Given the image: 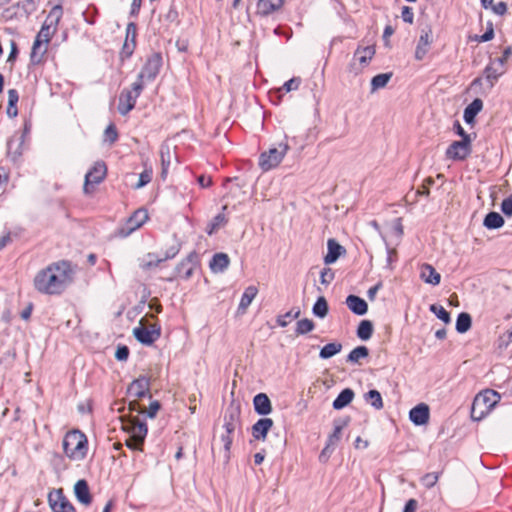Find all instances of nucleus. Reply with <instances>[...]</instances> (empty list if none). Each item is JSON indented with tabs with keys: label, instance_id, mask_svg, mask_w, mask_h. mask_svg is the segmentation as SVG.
<instances>
[{
	"label": "nucleus",
	"instance_id": "obj_1",
	"mask_svg": "<svg viewBox=\"0 0 512 512\" xmlns=\"http://www.w3.org/2000/svg\"><path fill=\"white\" fill-rule=\"evenodd\" d=\"M73 271L69 261L52 263L37 272L34 277V288L41 294L60 295L72 282Z\"/></svg>",
	"mask_w": 512,
	"mask_h": 512
},
{
	"label": "nucleus",
	"instance_id": "obj_2",
	"mask_svg": "<svg viewBox=\"0 0 512 512\" xmlns=\"http://www.w3.org/2000/svg\"><path fill=\"white\" fill-rule=\"evenodd\" d=\"M65 455L72 460L85 458L88 449V440L80 430H72L66 433L62 442Z\"/></svg>",
	"mask_w": 512,
	"mask_h": 512
},
{
	"label": "nucleus",
	"instance_id": "obj_3",
	"mask_svg": "<svg viewBox=\"0 0 512 512\" xmlns=\"http://www.w3.org/2000/svg\"><path fill=\"white\" fill-rule=\"evenodd\" d=\"M500 395L494 390H485L479 393L472 403L471 418L474 421L482 420L498 403Z\"/></svg>",
	"mask_w": 512,
	"mask_h": 512
},
{
	"label": "nucleus",
	"instance_id": "obj_4",
	"mask_svg": "<svg viewBox=\"0 0 512 512\" xmlns=\"http://www.w3.org/2000/svg\"><path fill=\"white\" fill-rule=\"evenodd\" d=\"M63 15V8L60 4L55 5L49 12L46 20L41 26L40 31L35 39H39L42 43L48 44L52 36L57 31L58 23Z\"/></svg>",
	"mask_w": 512,
	"mask_h": 512
},
{
	"label": "nucleus",
	"instance_id": "obj_5",
	"mask_svg": "<svg viewBox=\"0 0 512 512\" xmlns=\"http://www.w3.org/2000/svg\"><path fill=\"white\" fill-rule=\"evenodd\" d=\"M289 150L287 142L279 143V147L270 148L259 156V166L263 171H269L277 167Z\"/></svg>",
	"mask_w": 512,
	"mask_h": 512
},
{
	"label": "nucleus",
	"instance_id": "obj_6",
	"mask_svg": "<svg viewBox=\"0 0 512 512\" xmlns=\"http://www.w3.org/2000/svg\"><path fill=\"white\" fill-rule=\"evenodd\" d=\"M199 266L200 255L196 251H192L175 266V275L167 278L166 280L168 282H172L177 276L184 280H188L193 276L194 270Z\"/></svg>",
	"mask_w": 512,
	"mask_h": 512
},
{
	"label": "nucleus",
	"instance_id": "obj_7",
	"mask_svg": "<svg viewBox=\"0 0 512 512\" xmlns=\"http://www.w3.org/2000/svg\"><path fill=\"white\" fill-rule=\"evenodd\" d=\"M106 174L107 166L105 162H95L92 168L85 175V181L83 185L84 193L91 194L93 192L94 185L100 184L105 179Z\"/></svg>",
	"mask_w": 512,
	"mask_h": 512
},
{
	"label": "nucleus",
	"instance_id": "obj_8",
	"mask_svg": "<svg viewBox=\"0 0 512 512\" xmlns=\"http://www.w3.org/2000/svg\"><path fill=\"white\" fill-rule=\"evenodd\" d=\"M375 54L373 46L359 47L354 52L353 58L348 65V71L358 75L363 67L367 66Z\"/></svg>",
	"mask_w": 512,
	"mask_h": 512
},
{
	"label": "nucleus",
	"instance_id": "obj_9",
	"mask_svg": "<svg viewBox=\"0 0 512 512\" xmlns=\"http://www.w3.org/2000/svg\"><path fill=\"white\" fill-rule=\"evenodd\" d=\"M162 64L163 59L161 53L153 52L147 57L146 62L138 74V78H145L148 82L154 81L160 72Z\"/></svg>",
	"mask_w": 512,
	"mask_h": 512
},
{
	"label": "nucleus",
	"instance_id": "obj_10",
	"mask_svg": "<svg viewBox=\"0 0 512 512\" xmlns=\"http://www.w3.org/2000/svg\"><path fill=\"white\" fill-rule=\"evenodd\" d=\"M148 220V212L144 208L136 210L126 221L125 225L117 230V235L125 238L140 228Z\"/></svg>",
	"mask_w": 512,
	"mask_h": 512
},
{
	"label": "nucleus",
	"instance_id": "obj_11",
	"mask_svg": "<svg viewBox=\"0 0 512 512\" xmlns=\"http://www.w3.org/2000/svg\"><path fill=\"white\" fill-rule=\"evenodd\" d=\"M134 338L145 346H151L161 336V326L157 323L153 324L151 328L144 326L135 327L133 329Z\"/></svg>",
	"mask_w": 512,
	"mask_h": 512
},
{
	"label": "nucleus",
	"instance_id": "obj_12",
	"mask_svg": "<svg viewBox=\"0 0 512 512\" xmlns=\"http://www.w3.org/2000/svg\"><path fill=\"white\" fill-rule=\"evenodd\" d=\"M471 139L465 135L461 141H454L446 150V157L451 160H464L471 153Z\"/></svg>",
	"mask_w": 512,
	"mask_h": 512
},
{
	"label": "nucleus",
	"instance_id": "obj_13",
	"mask_svg": "<svg viewBox=\"0 0 512 512\" xmlns=\"http://www.w3.org/2000/svg\"><path fill=\"white\" fill-rule=\"evenodd\" d=\"M240 413V407L233 404L225 410L223 427L228 434H233L236 428L240 426Z\"/></svg>",
	"mask_w": 512,
	"mask_h": 512
},
{
	"label": "nucleus",
	"instance_id": "obj_14",
	"mask_svg": "<svg viewBox=\"0 0 512 512\" xmlns=\"http://www.w3.org/2000/svg\"><path fill=\"white\" fill-rule=\"evenodd\" d=\"M404 234L402 219L395 218L389 225L388 232L386 233V246H398Z\"/></svg>",
	"mask_w": 512,
	"mask_h": 512
},
{
	"label": "nucleus",
	"instance_id": "obj_15",
	"mask_svg": "<svg viewBox=\"0 0 512 512\" xmlns=\"http://www.w3.org/2000/svg\"><path fill=\"white\" fill-rule=\"evenodd\" d=\"M150 390V378L140 375L128 386L127 392L137 398L146 397Z\"/></svg>",
	"mask_w": 512,
	"mask_h": 512
},
{
	"label": "nucleus",
	"instance_id": "obj_16",
	"mask_svg": "<svg viewBox=\"0 0 512 512\" xmlns=\"http://www.w3.org/2000/svg\"><path fill=\"white\" fill-rule=\"evenodd\" d=\"M124 425V430L131 434L133 437L138 439V442L144 443L147 433L148 426L145 421H138L136 418H131L127 424Z\"/></svg>",
	"mask_w": 512,
	"mask_h": 512
},
{
	"label": "nucleus",
	"instance_id": "obj_17",
	"mask_svg": "<svg viewBox=\"0 0 512 512\" xmlns=\"http://www.w3.org/2000/svg\"><path fill=\"white\" fill-rule=\"evenodd\" d=\"M430 417L429 406L425 403H420L410 410L409 418L412 423L417 426L425 425L428 423Z\"/></svg>",
	"mask_w": 512,
	"mask_h": 512
},
{
	"label": "nucleus",
	"instance_id": "obj_18",
	"mask_svg": "<svg viewBox=\"0 0 512 512\" xmlns=\"http://www.w3.org/2000/svg\"><path fill=\"white\" fill-rule=\"evenodd\" d=\"M345 253V248L335 239L330 238L327 241V254L324 256V263L326 265L333 264Z\"/></svg>",
	"mask_w": 512,
	"mask_h": 512
},
{
	"label": "nucleus",
	"instance_id": "obj_19",
	"mask_svg": "<svg viewBox=\"0 0 512 512\" xmlns=\"http://www.w3.org/2000/svg\"><path fill=\"white\" fill-rule=\"evenodd\" d=\"M345 304L348 309L357 316H363L368 312V304L358 295L350 294L346 297Z\"/></svg>",
	"mask_w": 512,
	"mask_h": 512
},
{
	"label": "nucleus",
	"instance_id": "obj_20",
	"mask_svg": "<svg viewBox=\"0 0 512 512\" xmlns=\"http://www.w3.org/2000/svg\"><path fill=\"white\" fill-rule=\"evenodd\" d=\"M136 100L137 97L133 94L132 91L127 89L122 90L119 96L118 112L122 116H125L134 109Z\"/></svg>",
	"mask_w": 512,
	"mask_h": 512
},
{
	"label": "nucleus",
	"instance_id": "obj_21",
	"mask_svg": "<svg viewBox=\"0 0 512 512\" xmlns=\"http://www.w3.org/2000/svg\"><path fill=\"white\" fill-rule=\"evenodd\" d=\"M273 420L271 418L263 417L257 420L256 423L253 424L252 436L255 440H265L269 430L273 427Z\"/></svg>",
	"mask_w": 512,
	"mask_h": 512
},
{
	"label": "nucleus",
	"instance_id": "obj_22",
	"mask_svg": "<svg viewBox=\"0 0 512 512\" xmlns=\"http://www.w3.org/2000/svg\"><path fill=\"white\" fill-rule=\"evenodd\" d=\"M74 495L77 501L83 505H90L92 502V495L88 482L85 479H79L74 484Z\"/></svg>",
	"mask_w": 512,
	"mask_h": 512
},
{
	"label": "nucleus",
	"instance_id": "obj_23",
	"mask_svg": "<svg viewBox=\"0 0 512 512\" xmlns=\"http://www.w3.org/2000/svg\"><path fill=\"white\" fill-rule=\"evenodd\" d=\"M254 411L260 416L269 415L273 408L270 398L266 393H258L253 398Z\"/></svg>",
	"mask_w": 512,
	"mask_h": 512
},
{
	"label": "nucleus",
	"instance_id": "obj_24",
	"mask_svg": "<svg viewBox=\"0 0 512 512\" xmlns=\"http://www.w3.org/2000/svg\"><path fill=\"white\" fill-rule=\"evenodd\" d=\"M432 43V30L430 28L426 30H422L416 51L415 58L417 60H422L424 56L427 54L430 44Z\"/></svg>",
	"mask_w": 512,
	"mask_h": 512
},
{
	"label": "nucleus",
	"instance_id": "obj_25",
	"mask_svg": "<svg viewBox=\"0 0 512 512\" xmlns=\"http://www.w3.org/2000/svg\"><path fill=\"white\" fill-rule=\"evenodd\" d=\"M285 0H258L256 13L260 16H268L279 10Z\"/></svg>",
	"mask_w": 512,
	"mask_h": 512
},
{
	"label": "nucleus",
	"instance_id": "obj_26",
	"mask_svg": "<svg viewBox=\"0 0 512 512\" xmlns=\"http://www.w3.org/2000/svg\"><path fill=\"white\" fill-rule=\"evenodd\" d=\"M419 276L421 280H423L427 284L438 285L441 280L440 274L435 270V268L427 263H424L420 266Z\"/></svg>",
	"mask_w": 512,
	"mask_h": 512
},
{
	"label": "nucleus",
	"instance_id": "obj_27",
	"mask_svg": "<svg viewBox=\"0 0 512 512\" xmlns=\"http://www.w3.org/2000/svg\"><path fill=\"white\" fill-rule=\"evenodd\" d=\"M230 264V258L226 253H215L209 263V267L213 273L224 272Z\"/></svg>",
	"mask_w": 512,
	"mask_h": 512
},
{
	"label": "nucleus",
	"instance_id": "obj_28",
	"mask_svg": "<svg viewBox=\"0 0 512 512\" xmlns=\"http://www.w3.org/2000/svg\"><path fill=\"white\" fill-rule=\"evenodd\" d=\"M355 393L351 388L343 389L334 399L332 407L335 410H341L348 406L354 399Z\"/></svg>",
	"mask_w": 512,
	"mask_h": 512
},
{
	"label": "nucleus",
	"instance_id": "obj_29",
	"mask_svg": "<svg viewBox=\"0 0 512 512\" xmlns=\"http://www.w3.org/2000/svg\"><path fill=\"white\" fill-rule=\"evenodd\" d=\"M51 493L54 494V500L57 501L56 511L76 512L73 504L64 495L63 489H56Z\"/></svg>",
	"mask_w": 512,
	"mask_h": 512
},
{
	"label": "nucleus",
	"instance_id": "obj_30",
	"mask_svg": "<svg viewBox=\"0 0 512 512\" xmlns=\"http://www.w3.org/2000/svg\"><path fill=\"white\" fill-rule=\"evenodd\" d=\"M162 262L161 257H158L155 253H147L143 257L138 258V265L144 271L151 270L159 266Z\"/></svg>",
	"mask_w": 512,
	"mask_h": 512
},
{
	"label": "nucleus",
	"instance_id": "obj_31",
	"mask_svg": "<svg viewBox=\"0 0 512 512\" xmlns=\"http://www.w3.org/2000/svg\"><path fill=\"white\" fill-rule=\"evenodd\" d=\"M483 102L481 99H474L464 110V120L470 124L474 121L476 115L482 110Z\"/></svg>",
	"mask_w": 512,
	"mask_h": 512
},
{
	"label": "nucleus",
	"instance_id": "obj_32",
	"mask_svg": "<svg viewBox=\"0 0 512 512\" xmlns=\"http://www.w3.org/2000/svg\"><path fill=\"white\" fill-rule=\"evenodd\" d=\"M504 72L505 67L499 66L496 60L488 65L484 70L485 77L490 82L491 87L493 86L494 81H496L502 74H504Z\"/></svg>",
	"mask_w": 512,
	"mask_h": 512
},
{
	"label": "nucleus",
	"instance_id": "obj_33",
	"mask_svg": "<svg viewBox=\"0 0 512 512\" xmlns=\"http://www.w3.org/2000/svg\"><path fill=\"white\" fill-rule=\"evenodd\" d=\"M373 331H374V326H373L372 321L368 320V319H364V320L360 321V323L357 327V330H356V335L362 341H367L372 337Z\"/></svg>",
	"mask_w": 512,
	"mask_h": 512
},
{
	"label": "nucleus",
	"instance_id": "obj_34",
	"mask_svg": "<svg viewBox=\"0 0 512 512\" xmlns=\"http://www.w3.org/2000/svg\"><path fill=\"white\" fill-rule=\"evenodd\" d=\"M364 401L371 407L379 410L383 407V398L376 389H371L363 395Z\"/></svg>",
	"mask_w": 512,
	"mask_h": 512
},
{
	"label": "nucleus",
	"instance_id": "obj_35",
	"mask_svg": "<svg viewBox=\"0 0 512 512\" xmlns=\"http://www.w3.org/2000/svg\"><path fill=\"white\" fill-rule=\"evenodd\" d=\"M42 44L43 43L39 39H34L30 53V62L33 65L40 64L43 60L44 55L47 52V47H45L43 50H40Z\"/></svg>",
	"mask_w": 512,
	"mask_h": 512
},
{
	"label": "nucleus",
	"instance_id": "obj_36",
	"mask_svg": "<svg viewBox=\"0 0 512 512\" xmlns=\"http://www.w3.org/2000/svg\"><path fill=\"white\" fill-rule=\"evenodd\" d=\"M312 313L320 319L325 318L329 313V305L324 296H319L312 307Z\"/></svg>",
	"mask_w": 512,
	"mask_h": 512
},
{
	"label": "nucleus",
	"instance_id": "obj_37",
	"mask_svg": "<svg viewBox=\"0 0 512 512\" xmlns=\"http://www.w3.org/2000/svg\"><path fill=\"white\" fill-rule=\"evenodd\" d=\"M228 208L227 205H224L222 207V212L217 214L213 217L210 224L206 228V232L209 235H212L214 232H216L221 226L227 223V218L224 215V211H226Z\"/></svg>",
	"mask_w": 512,
	"mask_h": 512
},
{
	"label": "nucleus",
	"instance_id": "obj_38",
	"mask_svg": "<svg viewBox=\"0 0 512 512\" xmlns=\"http://www.w3.org/2000/svg\"><path fill=\"white\" fill-rule=\"evenodd\" d=\"M257 293L258 289L255 286H248L245 289L244 293L242 294L238 310L245 311L249 307L253 299L256 297Z\"/></svg>",
	"mask_w": 512,
	"mask_h": 512
},
{
	"label": "nucleus",
	"instance_id": "obj_39",
	"mask_svg": "<svg viewBox=\"0 0 512 512\" xmlns=\"http://www.w3.org/2000/svg\"><path fill=\"white\" fill-rule=\"evenodd\" d=\"M342 350V344L339 342H331L324 345L319 352V357L321 359H329L340 353Z\"/></svg>",
	"mask_w": 512,
	"mask_h": 512
},
{
	"label": "nucleus",
	"instance_id": "obj_40",
	"mask_svg": "<svg viewBox=\"0 0 512 512\" xmlns=\"http://www.w3.org/2000/svg\"><path fill=\"white\" fill-rule=\"evenodd\" d=\"M226 182H234V185L230 189V194L233 196H237L238 193H242L244 196H247V186L248 182L245 179L240 177L227 178Z\"/></svg>",
	"mask_w": 512,
	"mask_h": 512
},
{
	"label": "nucleus",
	"instance_id": "obj_41",
	"mask_svg": "<svg viewBox=\"0 0 512 512\" xmlns=\"http://www.w3.org/2000/svg\"><path fill=\"white\" fill-rule=\"evenodd\" d=\"M368 355L369 349L364 345H360L350 351V353L347 355L346 361L351 364H356L360 359L366 358Z\"/></svg>",
	"mask_w": 512,
	"mask_h": 512
},
{
	"label": "nucleus",
	"instance_id": "obj_42",
	"mask_svg": "<svg viewBox=\"0 0 512 512\" xmlns=\"http://www.w3.org/2000/svg\"><path fill=\"white\" fill-rule=\"evenodd\" d=\"M504 225L503 217L497 212H490L484 219V226L488 229H498Z\"/></svg>",
	"mask_w": 512,
	"mask_h": 512
},
{
	"label": "nucleus",
	"instance_id": "obj_43",
	"mask_svg": "<svg viewBox=\"0 0 512 512\" xmlns=\"http://www.w3.org/2000/svg\"><path fill=\"white\" fill-rule=\"evenodd\" d=\"M315 329V323L313 320L303 318L298 320L296 323L295 334L296 336L306 335Z\"/></svg>",
	"mask_w": 512,
	"mask_h": 512
},
{
	"label": "nucleus",
	"instance_id": "obj_44",
	"mask_svg": "<svg viewBox=\"0 0 512 512\" xmlns=\"http://www.w3.org/2000/svg\"><path fill=\"white\" fill-rule=\"evenodd\" d=\"M472 319L468 313L462 312L458 315L456 321V330L459 333H465L471 328Z\"/></svg>",
	"mask_w": 512,
	"mask_h": 512
},
{
	"label": "nucleus",
	"instance_id": "obj_45",
	"mask_svg": "<svg viewBox=\"0 0 512 512\" xmlns=\"http://www.w3.org/2000/svg\"><path fill=\"white\" fill-rule=\"evenodd\" d=\"M181 249V242L174 237L172 240V244L168 246L165 251L163 257H161L162 261H167L176 257Z\"/></svg>",
	"mask_w": 512,
	"mask_h": 512
},
{
	"label": "nucleus",
	"instance_id": "obj_46",
	"mask_svg": "<svg viewBox=\"0 0 512 512\" xmlns=\"http://www.w3.org/2000/svg\"><path fill=\"white\" fill-rule=\"evenodd\" d=\"M232 434H228L226 431L221 435L220 440L223 444V463L227 464L230 460V449L232 445Z\"/></svg>",
	"mask_w": 512,
	"mask_h": 512
},
{
	"label": "nucleus",
	"instance_id": "obj_47",
	"mask_svg": "<svg viewBox=\"0 0 512 512\" xmlns=\"http://www.w3.org/2000/svg\"><path fill=\"white\" fill-rule=\"evenodd\" d=\"M135 48H136L135 41L133 43V42H129V40L125 39L122 49L120 51V55H119L120 60L123 62L126 59H129L133 55Z\"/></svg>",
	"mask_w": 512,
	"mask_h": 512
},
{
	"label": "nucleus",
	"instance_id": "obj_48",
	"mask_svg": "<svg viewBox=\"0 0 512 512\" xmlns=\"http://www.w3.org/2000/svg\"><path fill=\"white\" fill-rule=\"evenodd\" d=\"M430 311L434 313L440 320H442L445 324L450 323L451 318L449 312H447L444 307L432 304L430 305Z\"/></svg>",
	"mask_w": 512,
	"mask_h": 512
},
{
	"label": "nucleus",
	"instance_id": "obj_49",
	"mask_svg": "<svg viewBox=\"0 0 512 512\" xmlns=\"http://www.w3.org/2000/svg\"><path fill=\"white\" fill-rule=\"evenodd\" d=\"M301 314V311L299 308H297L295 311L291 310L287 313H285L284 315H280L277 317V324L280 326V327H286L288 325V321L286 319H290V318H298Z\"/></svg>",
	"mask_w": 512,
	"mask_h": 512
},
{
	"label": "nucleus",
	"instance_id": "obj_50",
	"mask_svg": "<svg viewBox=\"0 0 512 512\" xmlns=\"http://www.w3.org/2000/svg\"><path fill=\"white\" fill-rule=\"evenodd\" d=\"M118 139V131L116 129V126L111 123L109 124L105 131H104V141L109 142L110 144H113Z\"/></svg>",
	"mask_w": 512,
	"mask_h": 512
},
{
	"label": "nucleus",
	"instance_id": "obj_51",
	"mask_svg": "<svg viewBox=\"0 0 512 512\" xmlns=\"http://www.w3.org/2000/svg\"><path fill=\"white\" fill-rule=\"evenodd\" d=\"M152 179V170H144L140 175L138 182L133 186L134 189H141L150 183Z\"/></svg>",
	"mask_w": 512,
	"mask_h": 512
},
{
	"label": "nucleus",
	"instance_id": "obj_52",
	"mask_svg": "<svg viewBox=\"0 0 512 512\" xmlns=\"http://www.w3.org/2000/svg\"><path fill=\"white\" fill-rule=\"evenodd\" d=\"M335 278V272L331 268H323L320 272V282L323 285H329Z\"/></svg>",
	"mask_w": 512,
	"mask_h": 512
},
{
	"label": "nucleus",
	"instance_id": "obj_53",
	"mask_svg": "<svg viewBox=\"0 0 512 512\" xmlns=\"http://www.w3.org/2000/svg\"><path fill=\"white\" fill-rule=\"evenodd\" d=\"M130 355V350L126 345H118L114 357L118 361H126Z\"/></svg>",
	"mask_w": 512,
	"mask_h": 512
},
{
	"label": "nucleus",
	"instance_id": "obj_54",
	"mask_svg": "<svg viewBox=\"0 0 512 512\" xmlns=\"http://www.w3.org/2000/svg\"><path fill=\"white\" fill-rule=\"evenodd\" d=\"M381 88H384V73L377 74L371 80V93Z\"/></svg>",
	"mask_w": 512,
	"mask_h": 512
},
{
	"label": "nucleus",
	"instance_id": "obj_55",
	"mask_svg": "<svg viewBox=\"0 0 512 512\" xmlns=\"http://www.w3.org/2000/svg\"><path fill=\"white\" fill-rule=\"evenodd\" d=\"M397 246H386L387 256H386V267L392 268V263L397 260Z\"/></svg>",
	"mask_w": 512,
	"mask_h": 512
},
{
	"label": "nucleus",
	"instance_id": "obj_56",
	"mask_svg": "<svg viewBox=\"0 0 512 512\" xmlns=\"http://www.w3.org/2000/svg\"><path fill=\"white\" fill-rule=\"evenodd\" d=\"M137 38V25L134 22H129L126 27V38L129 42H136Z\"/></svg>",
	"mask_w": 512,
	"mask_h": 512
},
{
	"label": "nucleus",
	"instance_id": "obj_57",
	"mask_svg": "<svg viewBox=\"0 0 512 512\" xmlns=\"http://www.w3.org/2000/svg\"><path fill=\"white\" fill-rule=\"evenodd\" d=\"M438 481L437 473H427L422 477V484L427 488H432Z\"/></svg>",
	"mask_w": 512,
	"mask_h": 512
},
{
	"label": "nucleus",
	"instance_id": "obj_58",
	"mask_svg": "<svg viewBox=\"0 0 512 512\" xmlns=\"http://www.w3.org/2000/svg\"><path fill=\"white\" fill-rule=\"evenodd\" d=\"M125 444L131 450L143 451L144 443L138 442V439L131 434H129V438L126 440Z\"/></svg>",
	"mask_w": 512,
	"mask_h": 512
},
{
	"label": "nucleus",
	"instance_id": "obj_59",
	"mask_svg": "<svg viewBox=\"0 0 512 512\" xmlns=\"http://www.w3.org/2000/svg\"><path fill=\"white\" fill-rule=\"evenodd\" d=\"M52 465L54 469L59 472L66 469L65 459L59 454H55L52 458Z\"/></svg>",
	"mask_w": 512,
	"mask_h": 512
},
{
	"label": "nucleus",
	"instance_id": "obj_60",
	"mask_svg": "<svg viewBox=\"0 0 512 512\" xmlns=\"http://www.w3.org/2000/svg\"><path fill=\"white\" fill-rule=\"evenodd\" d=\"M18 54H19L18 45L14 40H11L10 41V52L7 57V62L13 64L16 61Z\"/></svg>",
	"mask_w": 512,
	"mask_h": 512
},
{
	"label": "nucleus",
	"instance_id": "obj_61",
	"mask_svg": "<svg viewBox=\"0 0 512 512\" xmlns=\"http://www.w3.org/2000/svg\"><path fill=\"white\" fill-rule=\"evenodd\" d=\"M300 83H301V78L300 77H293V78H291L290 80H288V81H286L284 83L283 89L286 92H290L292 90H296V89H298Z\"/></svg>",
	"mask_w": 512,
	"mask_h": 512
},
{
	"label": "nucleus",
	"instance_id": "obj_62",
	"mask_svg": "<svg viewBox=\"0 0 512 512\" xmlns=\"http://www.w3.org/2000/svg\"><path fill=\"white\" fill-rule=\"evenodd\" d=\"M160 408H161V404L159 401H157V400L152 401L148 407L147 412H146L147 417L150 419L155 418L158 411L160 410Z\"/></svg>",
	"mask_w": 512,
	"mask_h": 512
},
{
	"label": "nucleus",
	"instance_id": "obj_63",
	"mask_svg": "<svg viewBox=\"0 0 512 512\" xmlns=\"http://www.w3.org/2000/svg\"><path fill=\"white\" fill-rule=\"evenodd\" d=\"M350 422V417H339L333 421V426L336 428V432L342 431Z\"/></svg>",
	"mask_w": 512,
	"mask_h": 512
},
{
	"label": "nucleus",
	"instance_id": "obj_64",
	"mask_svg": "<svg viewBox=\"0 0 512 512\" xmlns=\"http://www.w3.org/2000/svg\"><path fill=\"white\" fill-rule=\"evenodd\" d=\"M501 210L505 215L512 216V195L502 201Z\"/></svg>",
	"mask_w": 512,
	"mask_h": 512
}]
</instances>
